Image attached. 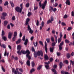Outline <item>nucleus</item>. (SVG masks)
<instances>
[{"label":"nucleus","instance_id":"nucleus-1","mask_svg":"<svg viewBox=\"0 0 74 74\" xmlns=\"http://www.w3.org/2000/svg\"><path fill=\"white\" fill-rule=\"evenodd\" d=\"M31 50L33 52H34V57L35 58H37L38 56H40V55L42 57L43 56V51L42 50H40V51H38L37 52H36L35 50V49H34V46H32V47L31 48Z\"/></svg>","mask_w":74,"mask_h":74},{"label":"nucleus","instance_id":"nucleus-2","mask_svg":"<svg viewBox=\"0 0 74 74\" xmlns=\"http://www.w3.org/2000/svg\"><path fill=\"white\" fill-rule=\"evenodd\" d=\"M30 18H27L26 20V22L25 23V25H28V26L27 27V31H29V33H30L31 34H32L34 32L33 31V30H32L31 28H30V25H29V22L30 21Z\"/></svg>","mask_w":74,"mask_h":74},{"label":"nucleus","instance_id":"nucleus-3","mask_svg":"<svg viewBox=\"0 0 74 74\" xmlns=\"http://www.w3.org/2000/svg\"><path fill=\"white\" fill-rule=\"evenodd\" d=\"M4 35H5V32L3 31V30H2V34H1V36L2 37V39L3 40H4V41H7V38L6 36H4Z\"/></svg>","mask_w":74,"mask_h":74},{"label":"nucleus","instance_id":"nucleus-4","mask_svg":"<svg viewBox=\"0 0 74 74\" xmlns=\"http://www.w3.org/2000/svg\"><path fill=\"white\" fill-rule=\"evenodd\" d=\"M21 47L22 46L21 45H18L17 46V49L18 50V51H17V53L19 55H21V51L20 52V51L21 49Z\"/></svg>","mask_w":74,"mask_h":74},{"label":"nucleus","instance_id":"nucleus-5","mask_svg":"<svg viewBox=\"0 0 74 74\" xmlns=\"http://www.w3.org/2000/svg\"><path fill=\"white\" fill-rule=\"evenodd\" d=\"M7 14L6 13H3L2 14V16L1 17V18L3 20H5V16H7Z\"/></svg>","mask_w":74,"mask_h":74},{"label":"nucleus","instance_id":"nucleus-6","mask_svg":"<svg viewBox=\"0 0 74 74\" xmlns=\"http://www.w3.org/2000/svg\"><path fill=\"white\" fill-rule=\"evenodd\" d=\"M27 54L26 55V57L27 58H28L29 60H31V57L30 56H29V54H30V52L29 50H27Z\"/></svg>","mask_w":74,"mask_h":74},{"label":"nucleus","instance_id":"nucleus-7","mask_svg":"<svg viewBox=\"0 0 74 74\" xmlns=\"http://www.w3.org/2000/svg\"><path fill=\"white\" fill-rule=\"evenodd\" d=\"M19 68H16V70H15V69H14V68H13L12 69V72H14V74H18V72H19V71H18V69H19ZM17 72L18 73V74L17 73Z\"/></svg>","mask_w":74,"mask_h":74},{"label":"nucleus","instance_id":"nucleus-8","mask_svg":"<svg viewBox=\"0 0 74 74\" xmlns=\"http://www.w3.org/2000/svg\"><path fill=\"white\" fill-rule=\"evenodd\" d=\"M49 10L50 11H51V12H52V11L54 12H55L57 10L56 8H54L53 9V7H52V6H50Z\"/></svg>","mask_w":74,"mask_h":74},{"label":"nucleus","instance_id":"nucleus-9","mask_svg":"<svg viewBox=\"0 0 74 74\" xmlns=\"http://www.w3.org/2000/svg\"><path fill=\"white\" fill-rule=\"evenodd\" d=\"M13 34V32H9L8 33V38L9 39H11L12 36Z\"/></svg>","mask_w":74,"mask_h":74},{"label":"nucleus","instance_id":"nucleus-10","mask_svg":"<svg viewBox=\"0 0 74 74\" xmlns=\"http://www.w3.org/2000/svg\"><path fill=\"white\" fill-rule=\"evenodd\" d=\"M47 43L46 42H45V50L46 53H47L48 52V48L47 47Z\"/></svg>","mask_w":74,"mask_h":74},{"label":"nucleus","instance_id":"nucleus-11","mask_svg":"<svg viewBox=\"0 0 74 74\" xmlns=\"http://www.w3.org/2000/svg\"><path fill=\"white\" fill-rule=\"evenodd\" d=\"M15 10L17 12H20V8L19 6H16L15 8Z\"/></svg>","mask_w":74,"mask_h":74},{"label":"nucleus","instance_id":"nucleus-12","mask_svg":"<svg viewBox=\"0 0 74 74\" xmlns=\"http://www.w3.org/2000/svg\"><path fill=\"white\" fill-rule=\"evenodd\" d=\"M10 4L11 5L12 7H14V5L13 1H10Z\"/></svg>","mask_w":74,"mask_h":74},{"label":"nucleus","instance_id":"nucleus-13","mask_svg":"<svg viewBox=\"0 0 74 74\" xmlns=\"http://www.w3.org/2000/svg\"><path fill=\"white\" fill-rule=\"evenodd\" d=\"M65 3L67 5H70V0H66V1L65 2Z\"/></svg>","mask_w":74,"mask_h":74},{"label":"nucleus","instance_id":"nucleus-14","mask_svg":"<svg viewBox=\"0 0 74 74\" xmlns=\"http://www.w3.org/2000/svg\"><path fill=\"white\" fill-rule=\"evenodd\" d=\"M21 41V39H18L17 41H16V43L17 44V45H18V43H20Z\"/></svg>","mask_w":74,"mask_h":74},{"label":"nucleus","instance_id":"nucleus-15","mask_svg":"<svg viewBox=\"0 0 74 74\" xmlns=\"http://www.w3.org/2000/svg\"><path fill=\"white\" fill-rule=\"evenodd\" d=\"M59 65L60 69H62L63 66V63L62 62H60Z\"/></svg>","mask_w":74,"mask_h":74},{"label":"nucleus","instance_id":"nucleus-16","mask_svg":"<svg viewBox=\"0 0 74 74\" xmlns=\"http://www.w3.org/2000/svg\"><path fill=\"white\" fill-rule=\"evenodd\" d=\"M21 53H22L23 54H25L27 53V50L26 51H25L24 50H21Z\"/></svg>","mask_w":74,"mask_h":74},{"label":"nucleus","instance_id":"nucleus-17","mask_svg":"<svg viewBox=\"0 0 74 74\" xmlns=\"http://www.w3.org/2000/svg\"><path fill=\"white\" fill-rule=\"evenodd\" d=\"M28 39H26V40H25V42L24 43L25 45V46H27V43H28Z\"/></svg>","mask_w":74,"mask_h":74},{"label":"nucleus","instance_id":"nucleus-18","mask_svg":"<svg viewBox=\"0 0 74 74\" xmlns=\"http://www.w3.org/2000/svg\"><path fill=\"white\" fill-rule=\"evenodd\" d=\"M22 5H23V4H21L20 6L21 7V8H20V13H21V12H22V11L23 10V8Z\"/></svg>","mask_w":74,"mask_h":74},{"label":"nucleus","instance_id":"nucleus-19","mask_svg":"<svg viewBox=\"0 0 74 74\" xmlns=\"http://www.w3.org/2000/svg\"><path fill=\"white\" fill-rule=\"evenodd\" d=\"M44 58L45 60H48L49 58V57L47 56V54L45 55Z\"/></svg>","mask_w":74,"mask_h":74},{"label":"nucleus","instance_id":"nucleus-20","mask_svg":"<svg viewBox=\"0 0 74 74\" xmlns=\"http://www.w3.org/2000/svg\"><path fill=\"white\" fill-rule=\"evenodd\" d=\"M55 47H50V52H53V49H54Z\"/></svg>","mask_w":74,"mask_h":74},{"label":"nucleus","instance_id":"nucleus-21","mask_svg":"<svg viewBox=\"0 0 74 74\" xmlns=\"http://www.w3.org/2000/svg\"><path fill=\"white\" fill-rule=\"evenodd\" d=\"M71 57L70 53H67L66 54V57L67 58H70Z\"/></svg>","mask_w":74,"mask_h":74},{"label":"nucleus","instance_id":"nucleus-22","mask_svg":"<svg viewBox=\"0 0 74 74\" xmlns=\"http://www.w3.org/2000/svg\"><path fill=\"white\" fill-rule=\"evenodd\" d=\"M33 44L34 45V47H36L38 45V43L37 42H36V45H35V43L34 42Z\"/></svg>","mask_w":74,"mask_h":74},{"label":"nucleus","instance_id":"nucleus-23","mask_svg":"<svg viewBox=\"0 0 74 74\" xmlns=\"http://www.w3.org/2000/svg\"><path fill=\"white\" fill-rule=\"evenodd\" d=\"M51 71L53 72H54V74H57V71L55 69H52Z\"/></svg>","mask_w":74,"mask_h":74},{"label":"nucleus","instance_id":"nucleus-24","mask_svg":"<svg viewBox=\"0 0 74 74\" xmlns=\"http://www.w3.org/2000/svg\"><path fill=\"white\" fill-rule=\"evenodd\" d=\"M27 65H28V66H30V62L29 60H28L27 62Z\"/></svg>","mask_w":74,"mask_h":74},{"label":"nucleus","instance_id":"nucleus-25","mask_svg":"<svg viewBox=\"0 0 74 74\" xmlns=\"http://www.w3.org/2000/svg\"><path fill=\"white\" fill-rule=\"evenodd\" d=\"M34 71H35V69H34V68H32L30 71V73H32L34 72Z\"/></svg>","mask_w":74,"mask_h":74},{"label":"nucleus","instance_id":"nucleus-26","mask_svg":"<svg viewBox=\"0 0 74 74\" xmlns=\"http://www.w3.org/2000/svg\"><path fill=\"white\" fill-rule=\"evenodd\" d=\"M31 64H32V67L33 68H34V67L35 66V65L34 62L33 61L31 63Z\"/></svg>","mask_w":74,"mask_h":74},{"label":"nucleus","instance_id":"nucleus-27","mask_svg":"<svg viewBox=\"0 0 74 74\" xmlns=\"http://www.w3.org/2000/svg\"><path fill=\"white\" fill-rule=\"evenodd\" d=\"M42 66L41 65H39V66L37 68V70H40V69H41L42 68Z\"/></svg>","mask_w":74,"mask_h":74},{"label":"nucleus","instance_id":"nucleus-28","mask_svg":"<svg viewBox=\"0 0 74 74\" xmlns=\"http://www.w3.org/2000/svg\"><path fill=\"white\" fill-rule=\"evenodd\" d=\"M54 37L55 38V41H56V43H57L58 42V38L57 36H56V35H54Z\"/></svg>","mask_w":74,"mask_h":74},{"label":"nucleus","instance_id":"nucleus-29","mask_svg":"<svg viewBox=\"0 0 74 74\" xmlns=\"http://www.w3.org/2000/svg\"><path fill=\"white\" fill-rule=\"evenodd\" d=\"M14 37H15V39L16 38V36H17V32H15L14 33Z\"/></svg>","mask_w":74,"mask_h":74},{"label":"nucleus","instance_id":"nucleus-30","mask_svg":"<svg viewBox=\"0 0 74 74\" xmlns=\"http://www.w3.org/2000/svg\"><path fill=\"white\" fill-rule=\"evenodd\" d=\"M42 9H45V2H44V3H43L42 5Z\"/></svg>","mask_w":74,"mask_h":74},{"label":"nucleus","instance_id":"nucleus-31","mask_svg":"<svg viewBox=\"0 0 74 74\" xmlns=\"http://www.w3.org/2000/svg\"><path fill=\"white\" fill-rule=\"evenodd\" d=\"M59 50H62V47L61 46V43H60V45H59Z\"/></svg>","mask_w":74,"mask_h":74},{"label":"nucleus","instance_id":"nucleus-32","mask_svg":"<svg viewBox=\"0 0 74 74\" xmlns=\"http://www.w3.org/2000/svg\"><path fill=\"white\" fill-rule=\"evenodd\" d=\"M1 47L4 48V49H5L6 48V46L5 45H1Z\"/></svg>","mask_w":74,"mask_h":74},{"label":"nucleus","instance_id":"nucleus-33","mask_svg":"<svg viewBox=\"0 0 74 74\" xmlns=\"http://www.w3.org/2000/svg\"><path fill=\"white\" fill-rule=\"evenodd\" d=\"M8 4H9V3H8V1H6L5 2V3L4 4V5L5 6V5H8Z\"/></svg>","mask_w":74,"mask_h":74},{"label":"nucleus","instance_id":"nucleus-34","mask_svg":"<svg viewBox=\"0 0 74 74\" xmlns=\"http://www.w3.org/2000/svg\"><path fill=\"white\" fill-rule=\"evenodd\" d=\"M60 38L61 39V41L62 39V38L63 36V35L62 34V32H60Z\"/></svg>","mask_w":74,"mask_h":74},{"label":"nucleus","instance_id":"nucleus-35","mask_svg":"<svg viewBox=\"0 0 74 74\" xmlns=\"http://www.w3.org/2000/svg\"><path fill=\"white\" fill-rule=\"evenodd\" d=\"M56 45V42H53L51 44V46H53V47H54V46H55Z\"/></svg>","mask_w":74,"mask_h":74},{"label":"nucleus","instance_id":"nucleus-36","mask_svg":"<svg viewBox=\"0 0 74 74\" xmlns=\"http://www.w3.org/2000/svg\"><path fill=\"white\" fill-rule=\"evenodd\" d=\"M45 67L46 68V69H49V65H45Z\"/></svg>","mask_w":74,"mask_h":74},{"label":"nucleus","instance_id":"nucleus-37","mask_svg":"<svg viewBox=\"0 0 74 74\" xmlns=\"http://www.w3.org/2000/svg\"><path fill=\"white\" fill-rule=\"evenodd\" d=\"M49 60L50 62H52L54 61V60L53 58H52V57H51L49 59Z\"/></svg>","mask_w":74,"mask_h":74},{"label":"nucleus","instance_id":"nucleus-38","mask_svg":"<svg viewBox=\"0 0 74 74\" xmlns=\"http://www.w3.org/2000/svg\"><path fill=\"white\" fill-rule=\"evenodd\" d=\"M8 23V22L7 21H5L4 23V25H7Z\"/></svg>","mask_w":74,"mask_h":74},{"label":"nucleus","instance_id":"nucleus-39","mask_svg":"<svg viewBox=\"0 0 74 74\" xmlns=\"http://www.w3.org/2000/svg\"><path fill=\"white\" fill-rule=\"evenodd\" d=\"M46 40L47 41V43H49L50 42V38H47V39H46Z\"/></svg>","mask_w":74,"mask_h":74},{"label":"nucleus","instance_id":"nucleus-40","mask_svg":"<svg viewBox=\"0 0 74 74\" xmlns=\"http://www.w3.org/2000/svg\"><path fill=\"white\" fill-rule=\"evenodd\" d=\"M47 0H46L44 1V4H45V7L46 5H47Z\"/></svg>","mask_w":74,"mask_h":74},{"label":"nucleus","instance_id":"nucleus-41","mask_svg":"<svg viewBox=\"0 0 74 74\" xmlns=\"http://www.w3.org/2000/svg\"><path fill=\"white\" fill-rule=\"evenodd\" d=\"M45 22H44V21H42V22L41 25H42V27H44V26L45 25Z\"/></svg>","mask_w":74,"mask_h":74},{"label":"nucleus","instance_id":"nucleus-42","mask_svg":"<svg viewBox=\"0 0 74 74\" xmlns=\"http://www.w3.org/2000/svg\"><path fill=\"white\" fill-rule=\"evenodd\" d=\"M51 21H53L54 20V17L53 16H51Z\"/></svg>","mask_w":74,"mask_h":74},{"label":"nucleus","instance_id":"nucleus-43","mask_svg":"<svg viewBox=\"0 0 74 74\" xmlns=\"http://www.w3.org/2000/svg\"><path fill=\"white\" fill-rule=\"evenodd\" d=\"M65 42L67 43H70V41L69 40H67V39H66L65 40Z\"/></svg>","mask_w":74,"mask_h":74},{"label":"nucleus","instance_id":"nucleus-44","mask_svg":"<svg viewBox=\"0 0 74 74\" xmlns=\"http://www.w3.org/2000/svg\"><path fill=\"white\" fill-rule=\"evenodd\" d=\"M61 42V39L60 38H60L58 39V42L59 43H60Z\"/></svg>","mask_w":74,"mask_h":74},{"label":"nucleus","instance_id":"nucleus-45","mask_svg":"<svg viewBox=\"0 0 74 74\" xmlns=\"http://www.w3.org/2000/svg\"><path fill=\"white\" fill-rule=\"evenodd\" d=\"M16 19V17H15V16H13L12 17V20H13V21H14Z\"/></svg>","mask_w":74,"mask_h":74},{"label":"nucleus","instance_id":"nucleus-46","mask_svg":"<svg viewBox=\"0 0 74 74\" xmlns=\"http://www.w3.org/2000/svg\"><path fill=\"white\" fill-rule=\"evenodd\" d=\"M15 36H14V37H13V38H12V40L14 42L15 41Z\"/></svg>","mask_w":74,"mask_h":74},{"label":"nucleus","instance_id":"nucleus-47","mask_svg":"<svg viewBox=\"0 0 74 74\" xmlns=\"http://www.w3.org/2000/svg\"><path fill=\"white\" fill-rule=\"evenodd\" d=\"M61 25L63 26H64L65 25H66L65 23H64L63 22L62 23Z\"/></svg>","mask_w":74,"mask_h":74},{"label":"nucleus","instance_id":"nucleus-48","mask_svg":"<svg viewBox=\"0 0 74 74\" xmlns=\"http://www.w3.org/2000/svg\"><path fill=\"white\" fill-rule=\"evenodd\" d=\"M51 40L52 42H54V38H53V37H51Z\"/></svg>","mask_w":74,"mask_h":74},{"label":"nucleus","instance_id":"nucleus-49","mask_svg":"<svg viewBox=\"0 0 74 74\" xmlns=\"http://www.w3.org/2000/svg\"><path fill=\"white\" fill-rule=\"evenodd\" d=\"M39 43L40 44V45H42V46H43V43L42 41H39Z\"/></svg>","mask_w":74,"mask_h":74},{"label":"nucleus","instance_id":"nucleus-50","mask_svg":"<svg viewBox=\"0 0 74 74\" xmlns=\"http://www.w3.org/2000/svg\"><path fill=\"white\" fill-rule=\"evenodd\" d=\"M68 17V16L67 15V14H65V15L64 16L63 18H67Z\"/></svg>","mask_w":74,"mask_h":74},{"label":"nucleus","instance_id":"nucleus-51","mask_svg":"<svg viewBox=\"0 0 74 74\" xmlns=\"http://www.w3.org/2000/svg\"><path fill=\"white\" fill-rule=\"evenodd\" d=\"M19 71H20V72H23V70L22 69V68H19Z\"/></svg>","mask_w":74,"mask_h":74},{"label":"nucleus","instance_id":"nucleus-52","mask_svg":"<svg viewBox=\"0 0 74 74\" xmlns=\"http://www.w3.org/2000/svg\"><path fill=\"white\" fill-rule=\"evenodd\" d=\"M51 20H49L47 21V24H49L50 23H51Z\"/></svg>","mask_w":74,"mask_h":74},{"label":"nucleus","instance_id":"nucleus-53","mask_svg":"<svg viewBox=\"0 0 74 74\" xmlns=\"http://www.w3.org/2000/svg\"><path fill=\"white\" fill-rule=\"evenodd\" d=\"M72 29V27H69L67 29L68 31H70Z\"/></svg>","mask_w":74,"mask_h":74},{"label":"nucleus","instance_id":"nucleus-54","mask_svg":"<svg viewBox=\"0 0 74 74\" xmlns=\"http://www.w3.org/2000/svg\"><path fill=\"white\" fill-rule=\"evenodd\" d=\"M57 56H60L61 54L60 53L57 52Z\"/></svg>","mask_w":74,"mask_h":74},{"label":"nucleus","instance_id":"nucleus-55","mask_svg":"<svg viewBox=\"0 0 74 74\" xmlns=\"http://www.w3.org/2000/svg\"><path fill=\"white\" fill-rule=\"evenodd\" d=\"M29 5V3H27L26 5V7H28Z\"/></svg>","mask_w":74,"mask_h":74},{"label":"nucleus","instance_id":"nucleus-56","mask_svg":"<svg viewBox=\"0 0 74 74\" xmlns=\"http://www.w3.org/2000/svg\"><path fill=\"white\" fill-rule=\"evenodd\" d=\"M70 62L72 63L73 65H74V61H72V60H71V61H70Z\"/></svg>","mask_w":74,"mask_h":74},{"label":"nucleus","instance_id":"nucleus-57","mask_svg":"<svg viewBox=\"0 0 74 74\" xmlns=\"http://www.w3.org/2000/svg\"><path fill=\"white\" fill-rule=\"evenodd\" d=\"M64 62L65 63H66V64H67L69 63V61H68V60H65L64 61Z\"/></svg>","mask_w":74,"mask_h":74},{"label":"nucleus","instance_id":"nucleus-58","mask_svg":"<svg viewBox=\"0 0 74 74\" xmlns=\"http://www.w3.org/2000/svg\"><path fill=\"white\" fill-rule=\"evenodd\" d=\"M31 14V12H28V14H27V16H30Z\"/></svg>","mask_w":74,"mask_h":74},{"label":"nucleus","instance_id":"nucleus-59","mask_svg":"<svg viewBox=\"0 0 74 74\" xmlns=\"http://www.w3.org/2000/svg\"><path fill=\"white\" fill-rule=\"evenodd\" d=\"M2 69L3 72H5V69L4 68V67H3V66H2Z\"/></svg>","mask_w":74,"mask_h":74},{"label":"nucleus","instance_id":"nucleus-60","mask_svg":"<svg viewBox=\"0 0 74 74\" xmlns=\"http://www.w3.org/2000/svg\"><path fill=\"white\" fill-rule=\"evenodd\" d=\"M39 25V22L38 20H37V22L36 23V25L37 26H38Z\"/></svg>","mask_w":74,"mask_h":74},{"label":"nucleus","instance_id":"nucleus-61","mask_svg":"<svg viewBox=\"0 0 74 74\" xmlns=\"http://www.w3.org/2000/svg\"><path fill=\"white\" fill-rule=\"evenodd\" d=\"M22 36V34L21 33V32L20 33L19 36L20 38H21Z\"/></svg>","mask_w":74,"mask_h":74},{"label":"nucleus","instance_id":"nucleus-62","mask_svg":"<svg viewBox=\"0 0 74 74\" xmlns=\"http://www.w3.org/2000/svg\"><path fill=\"white\" fill-rule=\"evenodd\" d=\"M58 4L57 3H55V4H54V6L55 7H57V5H58Z\"/></svg>","mask_w":74,"mask_h":74},{"label":"nucleus","instance_id":"nucleus-63","mask_svg":"<svg viewBox=\"0 0 74 74\" xmlns=\"http://www.w3.org/2000/svg\"><path fill=\"white\" fill-rule=\"evenodd\" d=\"M71 15L73 16H74V12L73 11L71 13Z\"/></svg>","mask_w":74,"mask_h":74},{"label":"nucleus","instance_id":"nucleus-64","mask_svg":"<svg viewBox=\"0 0 74 74\" xmlns=\"http://www.w3.org/2000/svg\"><path fill=\"white\" fill-rule=\"evenodd\" d=\"M71 55L72 56H74V53L73 51L71 53Z\"/></svg>","mask_w":74,"mask_h":74}]
</instances>
